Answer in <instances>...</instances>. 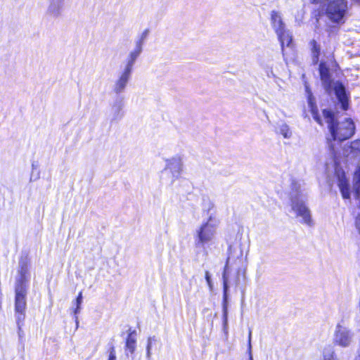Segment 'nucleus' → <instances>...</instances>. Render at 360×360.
Returning a JSON list of instances; mask_svg holds the SVG:
<instances>
[{"label": "nucleus", "mask_w": 360, "mask_h": 360, "mask_svg": "<svg viewBox=\"0 0 360 360\" xmlns=\"http://www.w3.org/2000/svg\"><path fill=\"white\" fill-rule=\"evenodd\" d=\"M220 220L215 214L211 213L195 230L194 241L197 248H204L214 243Z\"/></svg>", "instance_id": "f03ea898"}, {"label": "nucleus", "mask_w": 360, "mask_h": 360, "mask_svg": "<svg viewBox=\"0 0 360 360\" xmlns=\"http://www.w3.org/2000/svg\"><path fill=\"white\" fill-rule=\"evenodd\" d=\"M303 186L304 184L300 181H292L290 193V212H293L296 217L300 218L301 223L311 226L314 223L311 211L306 205L307 195Z\"/></svg>", "instance_id": "f257e3e1"}, {"label": "nucleus", "mask_w": 360, "mask_h": 360, "mask_svg": "<svg viewBox=\"0 0 360 360\" xmlns=\"http://www.w3.org/2000/svg\"><path fill=\"white\" fill-rule=\"evenodd\" d=\"M80 310H81V306L76 305V307L72 311V312L75 315L77 327L78 326V324H79L78 317L77 315L80 312Z\"/></svg>", "instance_id": "a878e982"}, {"label": "nucleus", "mask_w": 360, "mask_h": 360, "mask_svg": "<svg viewBox=\"0 0 360 360\" xmlns=\"http://www.w3.org/2000/svg\"><path fill=\"white\" fill-rule=\"evenodd\" d=\"M136 338L133 337L132 334H129L126 340V350L131 354H134L136 349Z\"/></svg>", "instance_id": "412c9836"}, {"label": "nucleus", "mask_w": 360, "mask_h": 360, "mask_svg": "<svg viewBox=\"0 0 360 360\" xmlns=\"http://www.w3.org/2000/svg\"><path fill=\"white\" fill-rule=\"evenodd\" d=\"M345 153L347 155H352V156H356L360 154V140L356 139L352 141L349 146H345Z\"/></svg>", "instance_id": "a211bd4d"}, {"label": "nucleus", "mask_w": 360, "mask_h": 360, "mask_svg": "<svg viewBox=\"0 0 360 360\" xmlns=\"http://www.w3.org/2000/svg\"><path fill=\"white\" fill-rule=\"evenodd\" d=\"M278 133L281 134L284 139H290L292 136V131L288 124L282 123L278 127Z\"/></svg>", "instance_id": "4be33fe9"}, {"label": "nucleus", "mask_w": 360, "mask_h": 360, "mask_svg": "<svg viewBox=\"0 0 360 360\" xmlns=\"http://www.w3.org/2000/svg\"><path fill=\"white\" fill-rule=\"evenodd\" d=\"M338 186H339V188L341 192L342 198L344 199H349L350 198V191H349V181L346 178H345V176H342V177L339 178Z\"/></svg>", "instance_id": "dca6fc26"}, {"label": "nucleus", "mask_w": 360, "mask_h": 360, "mask_svg": "<svg viewBox=\"0 0 360 360\" xmlns=\"http://www.w3.org/2000/svg\"><path fill=\"white\" fill-rule=\"evenodd\" d=\"M352 191L356 198H360V167H358L354 172L353 178Z\"/></svg>", "instance_id": "6ab92c4d"}, {"label": "nucleus", "mask_w": 360, "mask_h": 360, "mask_svg": "<svg viewBox=\"0 0 360 360\" xmlns=\"http://www.w3.org/2000/svg\"><path fill=\"white\" fill-rule=\"evenodd\" d=\"M159 344V340L155 336L149 337L147 340L146 344V360H151L152 359V349L157 347Z\"/></svg>", "instance_id": "f3484780"}, {"label": "nucleus", "mask_w": 360, "mask_h": 360, "mask_svg": "<svg viewBox=\"0 0 360 360\" xmlns=\"http://www.w3.org/2000/svg\"><path fill=\"white\" fill-rule=\"evenodd\" d=\"M131 71L123 69L114 83L112 90L115 94H120L124 91L131 77Z\"/></svg>", "instance_id": "9b49d317"}, {"label": "nucleus", "mask_w": 360, "mask_h": 360, "mask_svg": "<svg viewBox=\"0 0 360 360\" xmlns=\"http://www.w3.org/2000/svg\"><path fill=\"white\" fill-rule=\"evenodd\" d=\"M231 260V256H229L226 260V264L224 268V271L222 275L223 278V287H224V301H223V328L225 332L227 333L228 330V278L226 277V269L229 262Z\"/></svg>", "instance_id": "9d476101"}, {"label": "nucleus", "mask_w": 360, "mask_h": 360, "mask_svg": "<svg viewBox=\"0 0 360 360\" xmlns=\"http://www.w3.org/2000/svg\"><path fill=\"white\" fill-rule=\"evenodd\" d=\"M269 77H275V75L274 74L273 71H271L269 73L267 74Z\"/></svg>", "instance_id": "2f4dec72"}, {"label": "nucleus", "mask_w": 360, "mask_h": 360, "mask_svg": "<svg viewBox=\"0 0 360 360\" xmlns=\"http://www.w3.org/2000/svg\"><path fill=\"white\" fill-rule=\"evenodd\" d=\"M251 336H252V331L250 330L249 331V335H248V350H249V359L253 360L252 353H251Z\"/></svg>", "instance_id": "bb28decb"}, {"label": "nucleus", "mask_w": 360, "mask_h": 360, "mask_svg": "<svg viewBox=\"0 0 360 360\" xmlns=\"http://www.w3.org/2000/svg\"><path fill=\"white\" fill-rule=\"evenodd\" d=\"M65 0H49L46 14L52 18L59 17L63 11Z\"/></svg>", "instance_id": "f8f14e48"}, {"label": "nucleus", "mask_w": 360, "mask_h": 360, "mask_svg": "<svg viewBox=\"0 0 360 360\" xmlns=\"http://www.w3.org/2000/svg\"><path fill=\"white\" fill-rule=\"evenodd\" d=\"M323 115L334 140L342 141L354 134L355 127L351 119H345V121L336 124L334 115L330 110H323Z\"/></svg>", "instance_id": "20e7f679"}, {"label": "nucleus", "mask_w": 360, "mask_h": 360, "mask_svg": "<svg viewBox=\"0 0 360 360\" xmlns=\"http://www.w3.org/2000/svg\"><path fill=\"white\" fill-rule=\"evenodd\" d=\"M347 9V0H330L327 4L326 13L331 21L338 23L343 22Z\"/></svg>", "instance_id": "423d86ee"}, {"label": "nucleus", "mask_w": 360, "mask_h": 360, "mask_svg": "<svg viewBox=\"0 0 360 360\" xmlns=\"http://www.w3.org/2000/svg\"><path fill=\"white\" fill-rule=\"evenodd\" d=\"M309 44L312 53L313 62L316 63L319 60L321 47L319 44H317L316 41L314 39L310 41Z\"/></svg>", "instance_id": "aec40b11"}, {"label": "nucleus", "mask_w": 360, "mask_h": 360, "mask_svg": "<svg viewBox=\"0 0 360 360\" xmlns=\"http://www.w3.org/2000/svg\"><path fill=\"white\" fill-rule=\"evenodd\" d=\"M26 286L21 281L15 288V310L17 323L19 325L25 319V310L26 308Z\"/></svg>", "instance_id": "6e6552de"}, {"label": "nucleus", "mask_w": 360, "mask_h": 360, "mask_svg": "<svg viewBox=\"0 0 360 360\" xmlns=\"http://www.w3.org/2000/svg\"><path fill=\"white\" fill-rule=\"evenodd\" d=\"M108 360H117L115 349L114 346H112L108 351Z\"/></svg>", "instance_id": "393cba45"}, {"label": "nucleus", "mask_w": 360, "mask_h": 360, "mask_svg": "<svg viewBox=\"0 0 360 360\" xmlns=\"http://www.w3.org/2000/svg\"><path fill=\"white\" fill-rule=\"evenodd\" d=\"M319 73L326 91L329 95L334 94L340 103L342 109L344 110H347L349 105L348 96L344 85L338 81L334 82L331 80L329 68L325 63H320Z\"/></svg>", "instance_id": "7ed1b4c3"}, {"label": "nucleus", "mask_w": 360, "mask_h": 360, "mask_svg": "<svg viewBox=\"0 0 360 360\" xmlns=\"http://www.w3.org/2000/svg\"><path fill=\"white\" fill-rule=\"evenodd\" d=\"M270 21L271 25L281 42L282 51H283L284 46H290L292 43L291 32L285 29V25L280 12L272 11L270 14Z\"/></svg>", "instance_id": "39448f33"}, {"label": "nucleus", "mask_w": 360, "mask_h": 360, "mask_svg": "<svg viewBox=\"0 0 360 360\" xmlns=\"http://www.w3.org/2000/svg\"><path fill=\"white\" fill-rule=\"evenodd\" d=\"M354 342V333L342 321L335 328L333 335V342L341 347H349Z\"/></svg>", "instance_id": "0eeeda50"}, {"label": "nucleus", "mask_w": 360, "mask_h": 360, "mask_svg": "<svg viewBox=\"0 0 360 360\" xmlns=\"http://www.w3.org/2000/svg\"><path fill=\"white\" fill-rule=\"evenodd\" d=\"M82 302H83V300L76 298L75 304L77 305V306H81Z\"/></svg>", "instance_id": "c756f323"}, {"label": "nucleus", "mask_w": 360, "mask_h": 360, "mask_svg": "<svg viewBox=\"0 0 360 360\" xmlns=\"http://www.w3.org/2000/svg\"><path fill=\"white\" fill-rule=\"evenodd\" d=\"M357 2L360 3V0H356Z\"/></svg>", "instance_id": "f704fd0d"}, {"label": "nucleus", "mask_w": 360, "mask_h": 360, "mask_svg": "<svg viewBox=\"0 0 360 360\" xmlns=\"http://www.w3.org/2000/svg\"><path fill=\"white\" fill-rule=\"evenodd\" d=\"M229 252L231 253V252H232V248H231V247H229Z\"/></svg>", "instance_id": "72a5a7b5"}, {"label": "nucleus", "mask_w": 360, "mask_h": 360, "mask_svg": "<svg viewBox=\"0 0 360 360\" xmlns=\"http://www.w3.org/2000/svg\"><path fill=\"white\" fill-rule=\"evenodd\" d=\"M165 171L169 172L174 179H178L183 171L182 158L179 155H175L166 160Z\"/></svg>", "instance_id": "1a4fd4ad"}, {"label": "nucleus", "mask_w": 360, "mask_h": 360, "mask_svg": "<svg viewBox=\"0 0 360 360\" xmlns=\"http://www.w3.org/2000/svg\"><path fill=\"white\" fill-rule=\"evenodd\" d=\"M77 299H82L83 300L82 292H80L77 297Z\"/></svg>", "instance_id": "473e14b6"}, {"label": "nucleus", "mask_w": 360, "mask_h": 360, "mask_svg": "<svg viewBox=\"0 0 360 360\" xmlns=\"http://www.w3.org/2000/svg\"><path fill=\"white\" fill-rule=\"evenodd\" d=\"M124 106V103L122 98H117L113 101L110 108V117L112 121H118L123 117Z\"/></svg>", "instance_id": "ddd939ff"}, {"label": "nucleus", "mask_w": 360, "mask_h": 360, "mask_svg": "<svg viewBox=\"0 0 360 360\" xmlns=\"http://www.w3.org/2000/svg\"><path fill=\"white\" fill-rule=\"evenodd\" d=\"M149 31L148 30H145L141 34L140 37L136 41V45L140 46V47L143 48V45L144 44L145 40L146 39L148 35Z\"/></svg>", "instance_id": "b1692460"}, {"label": "nucleus", "mask_w": 360, "mask_h": 360, "mask_svg": "<svg viewBox=\"0 0 360 360\" xmlns=\"http://www.w3.org/2000/svg\"><path fill=\"white\" fill-rule=\"evenodd\" d=\"M357 229L359 230V232L360 233V218L357 220Z\"/></svg>", "instance_id": "7c9ffc66"}, {"label": "nucleus", "mask_w": 360, "mask_h": 360, "mask_svg": "<svg viewBox=\"0 0 360 360\" xmlns=\"http://www.w3.org/2000/svg\"><path fill=\"white\" fill-rule=\"evenodd\" d=\"M306 87V91L308 96V105L310 108V111L312 114L314 119L320 124H322L321 120L319 116L318 109L315 103V99L310 91L309 87L307 86Z\"/></svg>", "instance_id": "2eb2a0df"}, {"label": "nucleus", "mask_w": 360, "mask_h": 360, "mask_svg": "<svg viewBox=\"0 0 360 360\" xmlns=\"http://www.w3.org/2000/svg\"><path fill=\"white\" fill-rule=\"evenodd\" d=\"M143 48L140 47V46H135V48L133 51H131L127 56L126 60V63L124 65V69L130 70L133 72L134 65L136 63V59L140 56L142 52Z\"/></svg>", "instance_id": "4468645a"}, {"label": "nucleus", "mask_w": 360, "mask_h": 360, "mask_svg": "<svg viewBox=\"0 0 360 360\" xmlns=\"http://www.w3.org/2000/svg\"><path fill=\"white\" fill-rule=\"evenodd\" d=\"M214 205L213 202H212L209 200H204V204H203L202 210H203V212H207L208 217L210 216V214L211 213L214 214V212H212L214 210Z\"/></svg>", "instance_id": "5701e85b"}, {"label": "nucleus", "mask_w": 360, "mask_h": 360, "mask_svg": "<svg viewBox=\"0 0 360 360\" xmlns=\"http://www.w3.org/2000/svg\"><path fill=\"white\" fill-rule=\"evenodd\" d=\"M205 279H206V281L207 283V285H208L210 289L212 290V283L211 276H210L209 271H205Z\"/></svg>", "instance_id": "cd10ccee"}, {"label": "nucleus", "mask_w": 360, "mask_h": 360, "mask_svg": "<svg viewBox=\"0 0 360 360\" xmlns=\"http://www.w3.org/2000/svg\"><path fill=\"white\" fill-rule=\"evenodd\" d=\"M323 360H335L334 358L333 352L326 354L323 353Z\"/></svg>", "instance_id": "c85d7f7f"}]
</instances>
